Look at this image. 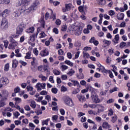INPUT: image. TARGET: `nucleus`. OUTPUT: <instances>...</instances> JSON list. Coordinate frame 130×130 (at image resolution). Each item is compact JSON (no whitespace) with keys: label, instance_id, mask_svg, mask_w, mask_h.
Wrapping results in <instances>:
<instances>
[{"label":"nucleus","instance_id":"nucleus-52","mask_svg":"<svg viewBox=\"0 0 130 130\" xmlns=\"http://www.w3.org/2000/svg\"><path fill=\"white\" fill-rule=\"evenodd\" d=\"M40 95H47V91L45 90H43L41 92H40Z\"/></svg>","mask_w":130,"mask_h":130},{"label":"nucleus","instance_id":"nucleus-62","mask_svg":"<svg viewBox=\"0 0 130 130\" xmlns=\"http://www.w3.org/2000/svg\"><path fill=\"white\" fill-rule=\"evenodd\" d=\"M8 45H9V42L8 41L4 42V46L5 48H8Z\"/></svg>","mask_w":130,"mask_h":130},{"label":"nucleus","instance_id":"nucleus-7","mask_svg":"<svg viewBox=\"0 0 130 130\" xmlns=\"http://www.w3.org/2000/svg\"><path fill=\"white\" fill-rule=\"evenodd\" d=\"M39 5H40L39 0H35L31 6L28 8L29 11H34V10H36Z\"/></svg>","mask_w":130,"mask_h":130},{"label":"nucleus","instance_id":"nucleus-51","mask_svg":"<svg viewBox=\"0 0 130 130\" xmlns=\"http://www.w3.org/2000/svg\"><path fill=\"white\" fill-rule=\"evenodd\" d=\"M126 45V43L124 42H122L120 44V47H121V48L124 47Z\"/></svg>","mask_w":130,"mask_h":130},{"label":"nucleus","instance_id":"nucleus-1","mask_svg":"<svg viewBox=\"0 0 130 130\" xmlns=\"http://www.w3.org/2000/svg\"><path fill=\"white\" fill-rule=\"evenodd\" d=\"M31 11L29 10V8H27L26 6L23 5L19 9V11H15L14 12V16L15 17H19L22 14V13H24L26 14V13H29Z\"/></svg>","mask_w":130,"mask_h":130},{"label":"nucleus","instance_id":"nucleus-47","mask_svg":"<svg viewBox=\"0 0 130 130\" xmlns=\"http://www.w3.org/2000/svg\"><path fill=\"white\" fill-rule=\"evenodd\" d=\"M49 121V119H47L46 120H44L42 122L43 125H44V124H46V125H48Z\"/></svg>","mask_w":130,"mask_h":130},{"label":"nucleus","instance_id":"nucleus-10","mask_svg":"<svg viewBox=\"0 0 130 130\" xmlns=\"http://www.w3.org/2000/svg\"><path fill=\"white\" fill-rule=\"evenodd\" d=\"M77 97L80 102H84L86 101V98L85 96L82 95L81 94H77Z\"/></svg>","mask_w":130,"mask_h":130},{"label":"nucleus","instance_id":"nucleus-40","mask_svg":"<svg viewBox=\"0 0 130 130\" xmlns=\"http://www.w3.org/2000/svg\"><path fill=\"white\" fill-rule=\"evenodd\" d=\"M9 41L10 42H11V43H14V44L18 43V42H17L16 40L13 39V38L12 37H9Z\"/></svg>","mask_w":130,"mask_h":130},{"label":"nucleus","instance_id":"nucleus-37","mask_svg":"<svg viewBox=\"0 0 130 130\" xmlns=\"http://www.w3.org/2000/svg\"><path fill=\"white\" fill-rule=\"evenodd\" d=\"M113 113H114L113 110H112V109H110L109 110L108 115L109 116H112V115H113Z\"/></svg>","mask_w":130,"mask_h":130},{"label":"nucleus","instance_id":"nucleus-61","mask_svg":"<svg viewBox=\"0 0 130 130\" xmlns=\"http://www.w3.org/2000/svg\"><path fill=\"white\" fill-rule=\"evenodd\" d=\"M58 53L59 55H62L63 54V50L62 49H60L58 51Z\"/></svg>","mask_w":130,"mask_h":130},{"label":"nucleus","instance_id":"nucleus-28","mask_svg":"<svg viewBox=\"0 0 130 130\" xmlns=\"http://www.w3.org/2000/svg\"><path fill=\"white\" fill-rule=\"evenodd\" d=\"M101 69L102 70V72H103V73H105V74H108V73H110V70H107L105 69V67L104 66H102V68Z\"/></svg>","mask_w":130,"mask_h":130},{"label":"nucleus","instance_id":"nucleus-8","mask_svg":"<svg viewBox=\"0 0 130 130\" xmlns=\"http://www.w3.org/2000/svg\"><path fill=\"white\" fill-rule=\"evenodd\" d=\"M45 87H46V84L45 83H38L36 85V88H37V91H41L42 89L44 90V89H45Z\"/></svg>","mask_w":130,"mask_h":130},{"label":"nucleus","instance_id":"nucleus-11","mask_svg":"<svg viewBox=\"0 0 130 130\" xmlns=\"http://www.w3.org/2000/svg\"><path fill=\"white\" fill-rule=\"evenodd\" d=\"M22 5L27 6V3H25V0H18L16 3V7H21Z\"/></svg>","mask_w":130,"mask_h":130},{"label":"nucleus","instance_id":"nucleus-35","mask_svg":"<svg viewBox=\"0 0 130 130\" xmlns=\"http://www.w3.org/2000/svg\"><path fill=\"white\" fill-rule=\"evenodd\" d=\"M5 105H6L5 101H4V100H1L0 101V108H1V107H4Z\"/></svg>","mask_w":130,"mask_h":130},{"label":"nucleus","instance_id":"nucleus-2","mask_svg":"<svg viewBox=\"0 0 130 130\" xmlns=\"http://www.w3.org/2000/svg\"><path fill=\"white\" fill-rule=\"evenodd\" d=\"M85 27V25L81 23H80L79 26H74L72 28V31H74V32H77V33H79V34H81L82 33V31H83V28Z\"/></svg>","mask_w":130,"mask_h":130},{"label":"nucleus","instance_id":"nucleus-63","mask_svg":"<svg viewBox=\"0 0 130 130\" xmlns=\"http://www.w3.org/2000/svg\"><path fill=\"white\" fill-rule=\"evenodd\" d=\"M60 112L61 114V115H64L66 112L64 111V110L63 109H60Z\"/></svg>","mask_w":130,"mask_h":130},{"label":"nucleus","instance_id":"nucleus-53","mask_svg":"<svg viewBox=\"0 0 130 130\" xmlns=\"http://www.w3.org/2000/svg\"><path fill=\"white\" fill-rule=\"evenodd\" d=\"M103 2H104V0H100L99 2V5H100V6H104V5H105V3H103Z\"/></svg>","mask_w":130,"mask_h":130},{"label":"nucleus","instance_id":"nucleus-41","mask_svg":"<svg viewBox=\"0 0 130 130\" xmlns=\"http://www.w3.org/2000/svg\"><path fill=\"white\" fill-rule=\"evenodd\" d=\"M116 91H118V88L114 87L113 88L110 90V93H113V92H115Z\"/></svg>","mask_w":130,"mask_h":130},{"label":"nucleus","instance_id":"nucleus-29","mask_svg":"<svg viewBox=\"0 0 130 130\" xmlns=\"http://www.w3.org/2000/svg\"><path fill=\"white\" fill-rule=\"evenodd\" d=\"M30 56H31V51H29L26 53V55L25 56V58H26L27 59H31L32 58Z\"/></svg>","mask_w":130,"mask_h":130},{"label":"nucleus","instance_id":"nucleus-22","mask_svg":"<svg viewBox=\"0 0 130 130\" xmlns=\"http://www.w3.org/2000/svg\"><path fill=\"white\" fill-rule=\"evenodd\" d=\"M34 30H35L34 27H29L28 29H26L27 33H34Z\"/></svg>","mask_w":130,"mask_h":130},{"label":"nucleus","instance_id":"nucleus-60","mask_svg":"<svg viewBox=\"0 0 130 130\" xmlns=\"http://www.w3.org/2000/svg\"><path fill=\"white\" fill-rule=\"evenodd\" d=\"M67 28H68V27H67V26H66V25H63V26H62L61 31H63V32L67 31Z\"/></svg>","mask_w":130,"mask_h":130},{"label":"nucleus","instance_id":"nucleus-31","mask_svg":"<svg viewBox=\"0 0 130 130\" xmlns=\"http://www.w3.org/2000/svg\"><path fill=\"white\" fill-rule=\"evenodd\" d=\"M65 7L67 11H70V10H71V9H72V4H65Z\"/></svg>","mask_w":130,"mask_h":130},{"label":"nucleus","instance_id":"nucleus-19","mask_svg":"<svg viewBox=\"0 0 130 130\" xmlns=\"http://www.w3.org/2000/svg\"><path fill=\"white\" fill-rule=\"evenodd\" d=\"M49 54V52L47 50H45L40 53L41 56H47Z\"/></svg>","mask_w":130,"mask_h":130},{"label":"nucleus","instance_id":"nucleus-26","mask_svg":"<svg viewBox=\"0 0 130 130\" xmlns=\"http://www.w3.org/2000/svg\"><path fill=\"white\" fill-rule=\"evenodd\" d=\"M64 63L68 64V66H70V67H74V63L72 62L71 61L69 60H66L64 61Z\"/></svg>","mask_w":130,"mask_h":130},{"label":"nucleus","instance_id":"nucleus-48","mask_svg":"<svg viewBox=\"0 0 130 130\" xmlns=\"http://www.w3.org/2000/svg\"><path fill=\"white\" fill-rule=\"evenodd\" d=\"M61 69H62V71H66V70L69 69V67L66 65H62L61 66Z\"/></svg>","mask_w":130,"mask_h":130},{"label":"nucleus","instance_id":"nucleus-45","mask_svg":"<svg viewBox=\"0 0 130 130\" xmlns=\"http://www.w3.org/2000/svg\"><path fill=\"white\" fill-rule=\"evenodd\" d=\"M116 120H117V116L115 115V116L112 117V122H113V123H114Z\"/></svg>","mask_w":130,"mask_h":130},{"label":"nucleus","instance_id":"nucleus-50","mask_svg":"<svg viewBox=\"0 0 130 130\" xmlns=\"http://www.w3.org/2000/svg\"><path fill=\"white\" fill-rule=\"evenodd\" d=\"M51 18H52L53 20H55L56 19V16L55 14H53V11L51 10Z\"/></svg>","mask_w":130,"mask_h":130},{"label":"nucleus","instance_id":"nucleus-4","mask_svg":"<svg viewBox=\"0 0 130 130\" xmlns=\"http://www.w3.org/2000/svg\"><path fill=\"white\" fill-rule=\"evenodd\" d=\"M10 83L9 79L7 77H3L0 79V88H3L5 86H7V85Z\"/></svg>","mask_w":130,"mask_h":130},{"label":"nucleus","instance_id":"nucleus-43","mask_svg":"<svg viewBox=\"0 0 130 130\" xmlns=\"http://www.w3.org/2000/svg\"><path fill=\"white\" fill-rule=\"evenodd\" d=\"M26 89L27 90L28 92H30L31 91H33V87H32L31 86H27L26 87Z\"/></svg>","mask_w":130,"mask_h":130},{"label":"nucleus","instance_id":"nucleus-20","mask_svg":"<svg viewBox=\"0 0 130 130\" xmlns=\"http://www.w3.org/2000/svg\"><path fill=\"white\" fill-rule=\"evenodd\" d=\"M102 126L103 128H110L111 127L107 122H103Z\"/></svg>","mask_w":130,"mask_h":130},{"label":"nucleus","instance_id":"nucleus-36","mask_svg":"<svg viewBox=\"0 0 130 130\" xmlns=\"http://www.w3.org/2000/svg\"><path fill=\"white\" fill-rule=\"evenodd\" d=\"M79 73H80V75H82L81 76L79 77V79H84V75H83V69L82 68H80L79 70Z\"/></svg>","mask_w":130,"mask_h":130},{"label":"nucleus","instance_id":"nucleus-32","mask_svg":"<svg viewBox=\"0 0 130 130\" xmlns=\"http://www.w3.org/2000/svg\"><path fill=\"white\" fill-rule=\"evenodd\" d=\"M103 42L104 43V44H106L108 46H109V45L111 44V41H107L106 40H104Z\"/></svg>","mask_w":130,"mask_h":130},{"label":"nucleus","instance_id":"nucleus-56","mask_svg":"<svg viewBox=\"0 0 130 130\" xmlns=\"http://www.w3.org/2000/svg\"><path fill=\"white\" fill-rule=\"evenodd\" d=\"M121 28H124L125 27V22H122L120 23V26Z\"/></svg>","mask_w":130,"mask_h":130},{"label":"nucleus","instance_id":"nucleus-39","mask_svg":"<svg viewBox=\"0 0 130 130\" xmlns=\"http://www.w3.org/2000/svg\"><path fill=\"white\" fill-rule=\"evenodd\" d=\"M53 73L54 75H55V76H57L60 74V72L58 71L57 70H54L53 71Z\"/></svg>","mask_w":130,"mask_h":130},{"label":"nucleus","instance_id":"nucleus-16","mask_svg":"<svg viewBox=\"0 0 130 130\" xmlns=\"http://www.w3.org/2000/svg\"><path fill=\"white\" fill-rule=\"evenodd\" d=\"M19 64V62L16 59H14L13 60L12 63V68L15 70V69L18 67V64Z\"/></svg>","mask_w":130,"mask_h":130},{"label":"nucleus","instance_id":"nucleus-30","mask_svg":"<svg viewBox=\"0 0 130 130\" xmlns=\"http://www.w3.org/2000/svg\"><path fill=\"white\" fill-rule=\"evenodd\" d=\"M110 86H111V81L105 82V88H106V89H108Z\"/></svg>","mask_w":130,"mask_h":130},{"label":"nucleus","instance_id":"nucleus-44","mask_svg":"<svg viewBox=\"0 0 130 130\" xmlns=\"http://www.w3.org/2000/svg\"><path fill=\"white\" fill-rule=\"evenodd\" d=\"M79 92H80V89H79V88H77L76 89H74L73 92H72V94H78V93H79Z\"/></svg>","mask_w":130,"mask_h":130},{"label":"nucleus","instance_id":"nucleus-64","mask_svg":"<svg viewBox=\"0 0 130 130\" xmlns=\"http://www.w3.org/2000/svg\"><path fill=\"white\" fill-rule=\"evenodd\" d=\"M14 115L16 118H18V116L20 115V113H19L18 111H16L15 112V113L14 114Z\"/></svg>","mask_w":130,"mask_h":130},{"label":"nucleus","instance_id":"nucleus-55","mask_svg":"<svg viewBox=\"0 0 130 130\" xmlns=\"http://www.w3.org/2000/svg\"><path fill=\"white\" fill-rule=\"evenodd\" d=\"M40 38H44V37H45V36H46V35L45 34V33L43 31H42L41 34H40Z\"/></svg>","mask_w":130,"mask_h":130},{"label":"nucleus","instance_id":"nucleus-58","mask_svg":"<svg viewBox=\"0 0 130 130\" xmlns=\"http://www.w3.org/2000/svg\"><path fill=\"white\" fill-rule=\"evenodd\" d=\"M14 100L16 101V102H18V103H20L22 101L20 98H15Z\"/></svg>","mask_w":130,"mask_h":130},{"label":"nucleus","instance_id":"nucleus-42","mask_svg":"<svg viewBox=\"0 0 130 130\" xmlns=\"http://www.w3.org/2000/svg\"><path fill=\"white\" fill-rule=\"evenodd\" d=\"M9 69H10V64L8 63L5 65V71H6V72H8L9 71Z\"/></svg>","mask_w":130,"mask_h":130},{"label":"nucleus","instance_id":"nucleus-25","mask_svg":"<svg viewBox=\"0 0 130 130\" xmlns=\"http://www.w3.org/2000/svg\"><path fill=\"white\" fill-rule=\"evenodd\" d=\"M84 106H86L87 108L90 107V108L93 109L96 108V105L95 104H85Z\"/></svg>","mask_w":130,"mask_h":130},{"label":"nucleus","instance_id":"nucleus-57","mask_svg":"<svg viewBox=\"0 0 130 130\" xmlns=\"http://www.w3.org/2000/svg\"><path fill=\"white\" fill-rule=\"evenodd\" d=\"M108 91V90H105L104 91H102L100 92V95L102 96H105V95H106V93H107Z\"/></svg>","mask_w":130,"mask_h":130},{"label":"nucleus","instance_id":"nucleus-34","mask_svg":"<svg viewBox=\"0 0 130 130\" xmlns=\"http://www.w3.org/2000/svg\"><path fill=\"white\" fill-rule=\"evenodd\" d=\"M20 91H21V89L19 86L16 87L14 90V93L15 94H17V93H20Z\"/></svg>","mask_w":130,"mask_h":130},{"label":"nucleus","instance_id":"nucleus-54","mask_svg":"<svg viewBox=\"0 0 130 130\" xmlns=\"http://www.w3.org/2000/svg\"><path fill=\"white\" fill-rule=\"evenodd\" d=\"M115 13L114 12V11L113 10H110L109 12V15L110 16H114Z\"/></svg>","mask_w":130,"mask_h":130},{"label":"nucleus","instance_id":"nucleus-46","mask_svg":"<svg viewBox=\"0 0 130 130\" xmlns=\"http://www.w3.org/2000/svg\"><path fill=\"white\" fill-rule=\"evenodd\" d=\"M51 91L54 94H56L58 90L56 88H52Z\"/></svg>","mask_w":130,"mask_h":130},{"label":"nucleus","instance_id":"nucleus-49","mask_svg":"<svg viewBox=\"0 0 130 130\" xmlns=\"http://www.w3.org/2000/svg\"><path fill=\"white\" fill-rule=\"evenodd\" d=\"M24 109L26 111H30V110H31V108H30V106H29V105H26L24 107Z\"/></svg>","mask_w":130,"mask_h":130},{"label":"nucleus","instance_id":"nucleus-33","mask_svg":"<svg viewBox=\"0 0 130 130\" xmlns=\"http://www.w3.org/2000/svg\"><path fill=\"white\" fill-rule=\"evenodd\" d=\"M30 106L32 107V108H36V103L35 101L31 102Z\"/></svg>","mask_w":130,"mask_h":130},{"label":"nucleus","instance_id":"nucleus-27","mask_svg":"<svg viewBox=\"0 0 130 130\" xmlns=\"http://www.w3.org/2000/svg\"><path fill=\"white\" fill-rule=\"evenodd\" d=\"M99 17H100V19L98 21V23L99 24H100V25H101V24H102V20H103V14L101 13L99 15Z\"/></svg>","mask_w":130,"mask_h":130},{"label":"nucleus","instance_id":"nucleus-12","mask_svg":"<svg viewBox=\"0 0 130 130\" xmlns=\"http://www.w3.org/2000/svg\"><path fill=\"white\" fill-rule=\"evenodd\" d=\"M89 42H90V43H93V44H94V45H95V46H97V45H98V44H99V42H98V41L95 40V37H91V38L89 40Z\"/></svg>","mask_w":130,"mask_h":130},{"label":"nucleus","instance_id":"nucleus-38","mask_svg":"<svg viewBox=\"0 0 130 130\" xmlns=\"http://www.w3.org/2000/svg\"><path fill=\"white\" fill-rule=\"evenodd\" d=\"M74 73H75V71L71 70L68 72V73H67V75H68V76H69L70 77H72V76L74 75Z\"/></svg>","mask_w":130,"mask_h":130},{"label":"nucleus","instance_id":"nucleus-17","mask_svg":"<svg viewBox=\"0 0 130 130\" xmlns=\"http://www.w3.org/2000/svg\"><path fill=\"white\" fill-rule=\"evenodd\" d=\"M18 45V43H10L9 45L8 48L9 49H15V47Z\"/></svg>","mask_w":130,"mask_h":130},{"label":"nucleus","instance_id":"nucleus-6","mask_svg":"<svg viewBox=\"0 0 130 130\" xmlns=\"http://www.w3.org/2000/svg\"><path fill=\"white\" fill-rule=\"evenodd\" d=\"M63 100L66 103L67 105H68V106H74V102H73V100L70 97L65 96L63 98Z\"/></svg>","mask_w":130,"mask_h":130},{"label":"nucleus","instance_id":"nucleus-14","mask_svg":"<svg viewBox=\"0 0 130 130\" xmlns=\"http://www.w3.org/2000/svg\"><path fill=\"white\" fill-rule=\"evenodd\" d=\"M124 18V14L123 13H119L117 15V19L119 21H122Z\"/></svg>","mask_w":130,"mask_h":130},{"label":"nucleus","instance_id":"nucleus-3","mask_svg":"<svg viewBox=\"0 0 130 130\" xmlns=\"http://www.w3.org/2000/svg\"><path fill=\"white\" fill-rule=\"evenodd\" d=\"M26 27V24H24V23H21L17 27L16 29V34L18 35H21L22 33H23V30L24 28Z\"/></svg>","mask_w":130,"mask_h":130},{"label":"nucleus","instance_id":"nucleus-13","mask_svg":"<svg viewBox=\"0 0 130 130\" xmlns=\"http://www.w3.org/2000/svg\"><path fill=\"white\" fill-rule=\"evenodd\" d=\"M39 22L41 24V26L43 27V28H45V21H44V16H42L39 20Z\"/></svg>","mask_w":130,"mask_h":130},{"label":"nucleus","instance_id":"nucleus-15","mask_svg":"<svg viewBox=\"0 0 130 130\" xmlns=\"http://www.w3.org/2000/svg\"><path fill=\"white\" fill-rule=\"evenodd\" d=\"M10 11L8 9H6L3 12H2V17H7V16L10 14Z\"/></svg>","mask_w":130,"mask_h":130},{"label":"nucleus","instance_id":"nucleus-18","mask_svg":"<svg viewBox=\"0 0 130 130\" xmlns=\"http://www.w3.org/2000/svg\"><path fill=\"white\" fill-rule=\"evenodd\" d=\"M119 41V35H116L115 36L114 39L112 40L113 42L115 43V44H116L118 43V41Z\"/></svg>","mask_w":130,"mask_h":130},{"label":"nucleus","instance_id":"nucleus-59","mask_svg":"<svg viewBox=\"0 0 130 130\" xmlns=\"http://www.w3.org/2000/svg\"><path fill=\"white\" fill-rule=\"evenodd\" d=\"M80 84L82 86H85L87 84V82L85 80H82L80 81Z\"/></svg>","mask_w":130,"mask_h":130},{"label":"nucleus","instance_id":"nucleus-21","mask_svg":"<svg viewBox=\"0 0 130 130\" xmlns=\"http://www.w3.org/2000/svg\"><path fill=\"white\" fill-rule=\"evenodd\" d=\"M37 34H34L32 36L29 37V40L31 41V42H34L36 38H37Z\"/></svg>","mask_w":130,"mask_h":130},{"label":"nucleus","instance_id":"nucleus-9","mask_svg":"<svg viewBox=\"0 0 130 130\" xmlns=\"http://www.w3.org/2000/svg\"><path fill=\"white\" fill-rule=\"evenodd\" d=\"M8 21L5 18H3L1 23V28H3V30H7L8 29Z\"/></svg>","mask_w":130,"mask_h":130},{"label":"nucleus","instance_id":"nucleus-23","mask_svg":"<svg viewBox=\"0 0 130 130\" xmlns=\"http://www.w3.org/2000/svg\"><path fill=\"white\" fill-rule=\"evenodd\" d=\"M71 82L72 83L73 86H77V87L80 86V83H79V81L77 80H72Z\"/></svg>","mask_w":130,"mask_h":130},{"label":"nucleus","instance_id":"nucleus-5","mask_svg":"<svg viewBox=\"0 0 130 130\" xmlns=\"http://www.w3.org/2000/svg\"><path fill=\"white\" fill-rule=\"evenodd\" d=\"M91 98L92 101L93 102V103H95V104H97L98 103H100V102H101V100L99 99L98 95L94 92L91 93Z\"/></svg>","mask_w":130,"mask_h":130},{"label":"nucleus","instance_id":"nucleus-24","mask_svg":"<svg viewBox=\"0 0 130 130\" xmlns=\"http://www.w3.org/2000/svg\"><path fill=\"white\" fill-rule=\"evenodd\" d=\"M4 4H5V5H8V4H10V1L9 0H0V5H4Z\"/></svg>","mask_w":130,"mask_h":130}]
</instances>
